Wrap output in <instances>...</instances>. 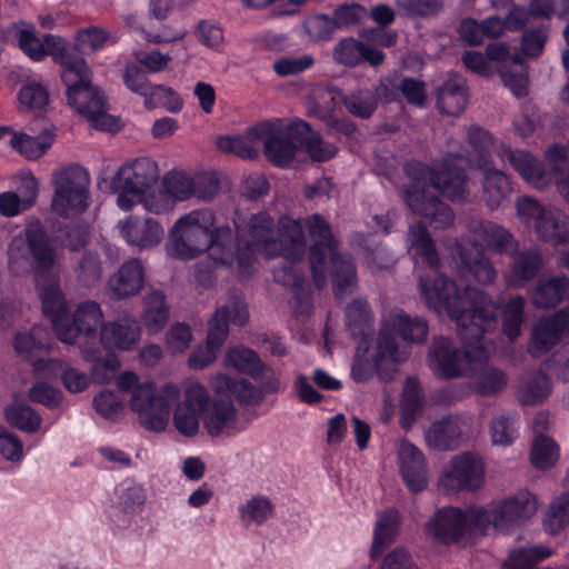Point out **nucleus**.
<instances>
[{
  "label": "nucleus",
  "instance_id": "obj_62",
  "mask_svg": "<svg viewBox=\"0 0 569 569\" xmlns=\"http://www.w3.org/2000/svg\"><path fill=\"white\" fill-rule=\"evenodd\" d=\"M397 8L408 17L427 18L439 13L443 0H395Z\"/></svg>",
  "mask_w": 569,
  "mask_h": 569
},
{
  "label": "nucleus",
  "instance_id": "obj_4",
  "mask_svg": "<svg viewBox=\"0 0 569 569\" xmlns=\"http://www.w3.org/2000/svg\"><path fill=\"white\" fill-rule=\"evenodd\" d=\"M259 142L263 143L266 157L276 166H290L297 144L306 150L316 161H326L336 153V148L322 142L302 120L286 126L282 120L261 122L248 129L246 136H227L217 139V147L226 153H233L242 159H253L259 154Z\"/></svg>",
  "mask_w": 569,
  "mask_h": 569
},
{
  "label": "nucleus",
  "instance_id": "obj_47",
  "mask_svg": "<svg viewBox=\"0 0 569 569\" xmlns=\"http://www.w3.org/2000/svg\"><path fill=\"white\" fill-rule=\"evenodd\" d=\"M423 408V396L419 381L413 377H408L402 391L400 401L401 425L409 428Z\"/></svg>",
  "mask_w": 569,
  "mask_h": 569
},
{
  "label": "nucleus",
  "instance_id": "obj_54",
  "mask_svg": "<svg viewBox=\"0 0 569 569\" xmlns=\"http://www.w3.org/2000/svg\"><path fill=\"white\" fill-rule=\"evenodd\" d=\"M518 416L510 411L498 413L490 422L493 445L509 446L517 438Z\"/></svg>",
  "mask_w": 569,
  "mask_h": 569
},
{
  "label": "nucleus",
  "instance_id": "obj_18",
  "mask_svg": "<svg viewBox=\"0 0 569 569\" xmlns=\"http://www.w3.org/2000/svg\"><path fill=\"white\" fill-rule=\"evenodd\" d=\"M485 481L481 460L470 453L453 457L439 478V487L446 491L476 490Z\"/></svg>",
  "mask_w": 569,
  "mask_h": 569
},
{
  "label": "nucleus",
  "instance_id": "obj_51",
  "mask_svg": "<svg viewBox=\"0 0 569 569\" xmlns=\"http://www.w3.org/2000/svg\"><path fill=\"white\" fill-rule=\"evenodd\" d=\"M550 392V381L543 372H528L522 377L520 397L523 403L533 405L541 402Z\"/></svg>",
  "mask_w": 569,
  "mask_h": 569
},
{
  "label": "nucleus",
  "instance_id": "obj_8",
  "mask_svg": "<svg viewBox=\"0 0 569 569\" xmlns=\"http://www.w3.org/2000/svg\"><path fill=\"white\" fill-rule=\"evenodd\" d=\"M179 398L180 389L176 383L168 382L158 389L153 382L146 381L133 389L129 407L144 429L160 432L167 428L171 408Z\"/></svg>",
  "mask_w": 569,
  "mask_h": 569
},
{
  "label": "nucleus",
  "instance_id": "obj_29",
  "mask_svg": "<svg viewBox=\"0 0 569 569\" xmlns=\"http://www.w3.org/2000/svg\"><path fill=\"white\" fill-rule=\"evenodd\" d=\"M513 260L506 270L503 278L509 288H523L533 280L542 268V256L537 248L515 252Z\"/></svg>",
  "mask_w": 569,
  "mask_h": 569
},
{
  "label": "nucleus",
  "instance_id": "obj_64",
  "mask_svg": "<svg viewBox=\"0 0 569 569\" xmlns=\"http://www.w3.org/2000/svg\"><path fill=\"white\" fill-rule=\"evenodd\" d=\"M363 43L353 39L346 38L339 41L333 50V59L345 66L353 67L362 60Z\"/></svg>",
  "mask_w": 569,
  "mask_h": 569
},
{
  "label": "nucleus",
  "instance_id": "obj_42",
  "mask_svg": "<svg viewBox=\"0 0 569 569\" xmlns=\"http://www.w3.org/2000/svg\"><path fill=\"white\" fill-rule=\"evenodd\" d=\"M346 326L353 338L369 341L372 333L373 317L369 305L363 299H353L346 308Z\"/></svg>",
  "mask_w": 569,
  "mask_h": 569
},
{
  "label": "nucleus",
  "instance_id": "obj_10",
  "mask_svg": "<svg viewBox=\"0 0 569 569\" xmlns=\"http://www.w3.org/2000/svg\"><path fill=\"white\" fill-rule=\"evenodd\" d=\"M517 217L537 238L546 243L569 242V218L558 208L523 196L516 202Z\"/></svg>",
  "mask_w": 569,
  "mask_h": 569
},
{
  "label": "nucleus",
  "instance_id": "obj_56",
  "mask_svg": "<svg viewBox=\"0 0 569 569\" xmlns=\"http://www.w3.org/2000/svg\"><path fill=\"white\" fill-rule=\"evenodd\" d=\"M162 187L173 203L192 198V174L182 170H171L164 174Z\"/></svg>",
  "mask_w": 569,
  "mask_h": 569
},
{
  "label": "nucleus",
  "instance_id": "obj_14",
  "mask_svg": "<svg viewBox=\"0 0 569 569\" xmlns=\"http://www.w3.org/2000/svg\"><path fill=\"white\" fill-rule=\"evenodd\" d=\"M52 210L62 217L81 213L88 207L90 174L80 166H70L53 173Z\"/></svg>",
  "mask_w": 569,
  "mask_h": 569
},
{
  "label": "nucleus",
  "instance_id": "obj_49",
  "mask_svg": "<svg viewBox=\"0 0 569 569\" xmlns=\"http://www.w3.org/2000/svg\"><path fill=\"white\" fill-rule=\"evenodd\" d=\"M37 283L40 290L43 312L51 319L52 327L54 328L56 320L64 319L68 315L67 303L61 288L58 282L53 280L48 284H43L42 278L40 279V283Z\"/></svg>",
  "mask_w": 569,
  "mask_h": 569
},
{
  "label": "nucleus",
  "instance_id": "obj_17",
  "mask_svg": "<svg viewBox=\"0 0 569 569\" xmlns=\"http://www.w3.org/2000/svg\"><path fill=\"white\" fill-rule=\"evenodd\" d=\"M100 305L92 300L79 303L72 316L54 322V332L58 339L64 343H76L80 337L87 340H96L98 328L106 323Z\"/></svg>",
  "mask_w": 569,
  "mask_h": 569
},
{
  "label": "nucleus",
  "instance_id": "obj_39",
  "mask_svg": "<svg viewBox=\"0 0 569 569\" xmlns=\"http://www.w3.org/2000/svg\"><path fill=\"white\" fill-rule=\"evenodd\" d=\"M483 361L476 360L471 366L473 389L482 397L496 396L506 388L508 377L501 369L482 363Z\"/></svg>",
  "mask_w": 569,
  "mask_h": 569
},
{
  "label": "nucleus",
  "instance_id": "obj_36",
  "mask_svg": "<svg viewBox=\"0 0 569 569\" xmlns=\"http://www.w3.org/2000/svg\"><path fill=\"white\" fill-rule=\"evenodd\" d=\"M467 100L465 80L457 74L450 76L437 91V108L448 116L460 114Z\"/></svg>",
  "mask_w": 569,
  "mask_h": 569
},
{
  "label": "nucleus",
  "instance_id": "obj_15",
  "mask_svg": "<svg viewBox=\"0 0 569 569\" xmlns=\"http://www.w3.org/2000/svg\"><path fill=\"white\" fill-rule=\"evenodd\" d=\"M206 252L216 268H230L237 263L241 274L249 272L254 261L252 246L244 243L243 239L239 237L238 230L233 231L227 224L213 226Z\"/></svg>",
  "mask_w": 569,
  "mask_h": 569
},
{
  "label": "nucleus",
  "instance_id": "obj_45",
  "mask_svg": "<svg viewBox=\"0 0 569 569\" xmlns=\"http://www.w3.org/2000/svg\"><path fill=\"white\" fill-rule=\"evenodd\" d=\"M273 511V503L263 495L253 496L238 507L240 521L247 528L262 526L272 518Z\"/></svg>",
  "mask_w": 569,
  "mask_h": 569
},
{
  "label": "nucleus",
  "instance_id": "obj_26",
  "mask_svg": "<svg viewBox=\"0 0 569 569\" xmlns=\"http://www.w3.org/2000/svg\"><path fill=\"white\" fill-rule=\"evenodd\" d=\"M399 467L408 489L418 493L427 488L428 473L423 453L409 441H402L398 449Z\"/></svg>",
  "mask_w": 569,
  "mask_h": 569
},
{
  "label": "nucleus",
  "instance_id": "obj_3",
  "mask_svg": "<svg viewBox=\"0 0 569 569\" xmlns=\"http://www.w3.org/2000/svg\"><path fill=\"white\" fill-rule=\"evenodd\" d=\"M467 137L471 151L456 139L449 138L447 150L432 167L419 161H409L405 171L410 183L403 187V198L410 210L433 229H446L453 223L451 208L428 188L432 187L451 201H461L468 194L467 167H487L491 162V134L479 126H470Z\"/></svg>",
  "mask_w": 569,
  "mask_h": 569
},
{
  "label": "nucleus",
  "instance_id": "obj_61",
  "mask_svg": "<svg viewBox=\"0 0 569 569\" xmlns=\"http://www.w3.org/2000/svg\"><path fill=\"white\" fill-rule=\"evenodd\" d=\"M569 522V493H563L550 506L543 520L546 531L551 535L559 532Z\"/></svg>",
  "mask_w": 569,
  "mask_h": 569
},
{
  "label": "nucleus",
  "instance_id": "obj_38",
  "mask_svg": "<svg viewBox=\"0 0 569 569\" xmlns=\"http://www.w3.org/2000/svg\"><path fill=\"white\" fill-rule=\"evenodd\" d=\"M407 244L413 257L421 258L435 271L439 268L440 259L435 242L423 222L409 226Z\"/></svg>",
  "mask_w": 569,
  "mask_h": 569
},
{
  "label": "nucleus",
  "instance_id": "obj_43",
  "mask_svg": "<svg viewBox=\"0 0 569 569\" xmlns=\"http://www.w3.org/2000/svg\"><path fill=\"white\" fill-rule=\"evenodd\" d=\"M48 330L42 326H33L30 331H19L13 338V348L16 353L32 365L39 359L36 356L48 349Z\"/></svg>",
  "mask_w": 569,
  "mask_h": 569
},
{
  "label": "nucleus",
  "instance_id": "obj_6",
  "mask_svg": "<svg viewBox=\"0 0 569 569\" xmlns=\"http://www.w3.org/2000/svg\"><path fill=\"white\" fill-rule=\"evenodd\" d=\"M9 267L16 273L34 269L37 282L60 261V252L41 221L29 218L22 232L13 237L8 249Z\"/></svg>",
  "mask_w": 569,
  "mask_h": 569
},
{
  "label": "nucleus",
  "instance_id": "obj_44",
  "mask_svg": "<svg viewBox=\"0 0 569 569\" xmlns=\"http://www.w3.org/2000/svg\"><path fill=\"white\" fill-rule=\"evenodd\" d=\"M224 365L256 380L264 376L267 371V367L259 355L242 346L228 350L224 356Z\"/></svg>",
  "mask_w": 569,
  "mask_h": 569
},
{
  "label": "nucleus",
  "instance_id": "obj_40",
  "mask_svg": "<svg viewBox=\"0 0 569 569\" xmlns=\"http://www.w3.org/2000/svg\"><path fill=\"white\" fill-rule=\"evenodd\" d=\"M461 437L459 419L447 417L430 426L426 433V441L433 449L451 450L459 446Z\"/></svg>",
  "mask_w": 569,
  "mask_h": 569
},
{
  "label": "nucleus",
  "instance_id": "obj_2",
  "mask_svg": "<svg viewBox=\"0 0 569 569\" xmlns=\"http://www.w3.org/2000/svg\"><path fill=\"white\" fill-rule=\"evenodd\" d=\"M420 295L428 308L439 316L445 311L455 321L463 348L446 337L435 338L429 355L433 373L443 379L467 375L472 363L488 358L491 339L488 333L498 327V306L482 289L467 286L462 290L442 273L419 277Z\"/></svg>",
  "mask_w": 569,
  "mask_h": 569
},
{
  "label": "nucleus",
  "instance_id": "obj_5",
  "mask_svg": "<svg viewBox=\"0 0 569 569\" xmlns=\"http://www.w3.org/2000/svg\"><path fill=\"white\" fill-rule=\"evenodd\" d=\"M61 60V78L67 88L69 104L96 129L118 130L117 119L108 113V106L103 93L91 83L90 72L83 58L62 57L54 51Z\"/></svg>",
  "mask_w": 569,
  "mask_h": 569
},
{
  "label": "nucleus",
  "instance_id": "obj_12",
  "mask_svg": "<svg viewBox=\"0 0 569 569\" xmlns=\"http://www.w3.org/2000/svg\"><path fill=\"white\" fill-rule=\"evenodd\" d=\"M499 157L503 161H508L529 184L541 190L549 186L555 177L563 170L567 162V148L553 144L546 151L549 170L527 151L512 150L502 146L499 150Z\"/></svg>",
  "mask_w": 569,
  "mask_h": 569
},
{
  "label": "nucleus",
  "instance_id": "obj_50",
  "mask_svg": "<svg viewBox=\"0 0 569 569\" xmlns=\"http://www.w3.org/2000/svg\"><path fill=\"white\" fill-rule=\"evenodd\" d=\"M53 134L49 130L37 137H31L26 133H16L10 138L11 146L28 159H38L41 157L52 144Z\"/></svg>",
  "mask_w": 569,
  "mask_h": 569
},
{
  "label": "nucleus",
  "instance_id": "obj_60",
  "mask_svg": "<svg viewBox=\"0 0 569 569\" xmlns=\"http://www.w3.org/2000/svg\"><path fill=\"white\" fill-rule=\"evenodd\" d=\"M347 110L360 118H369L377 108L378 100L370 90H358L343 99Z\"/></svg>",
  "mask_w": 569,
  "mask_h": 569
},
{
  "label": "nucleus",
  "instance_id": "obj_59",
  "mask_svg": "<svg viewBox=\"0 0 569 569\" xmlns=\"http://www.w3.org/2000/svg\"><path fill=\"white\" fill-rule=\"evenodd\" d=\"M501 501L509 505V511L520 525L525 523L537 511V499L528 490L518 491Z\"/></svg>",
  "mask_w": 569,
  "mask_h": 569
},
{
  "label": "nucleus",
  "instance_id": "obj_57",
  "mask_svg": "<svg viewBox=\"0 0 569 569\" xmlns=\"http://www.w3.org/2000/svg\"><path fill=\"white\" fill-rule=\"evenodd\" d=\"M7 420L18 429L28 433L37 432L42 419L30 406L13 403L6 410Z\"/></svg>",
  "mask_w": 569,
  "mask_h": 569
},
{
  "label": "nucleus",
  "instance_id": "obj_34",
  "mask_svg": "<svg viewBox=\"0 0 569 569\" xmlns=\"http://www.w3.org/2000/svg\"><path fill=\"white\" fill-rule=\"evenodd\" d=\"M33 369L48 378L60 377L66 389L73 393L81 392L89 385V378L84 372L61 360L40 358L33 363Z\"/></svg>",
  "mask_w": 569,
  "mask_h": 569
},
{
  "label": "nucleus",
  "instance_id": "obj_33",
  "mask_svg": "<svg viewBox=\"0 0 569 569\" xmlns=\"http://www.w3.org/2000/svg\"><path fill=\"white\" fill-rule=\"evenodd\" d=\"M483 173L482 179V198L486 206L490 210L501 208L512 192L511 183L506 173L496 169L492 163L487 167H476Z\"/></svg>",
  "mask_w": 569,
  "mask_h": 569
},
{
  "label": "nucleus",
  "instance_id": "obj_55",
  "mask_svg": "<svg viewBox=\"0 0 569 569\" xmlns=\"http://www.w3.org/2000/svg\"><path fill=\"white\" fill-rule=\"evenodd\" d=\"M144 106L153 109L159 106L166 107L171 112H178L182 109L180 97L171 89L162 84L149 83L144 93Z\"/></svg>",
  "mask_w": 569,
  "mask_h": 569
},
{
  "label": "nucleus",
  "instance_id": "obj_1",
  "mask_svg": "<svg viewBox=\"0 0 569 569\" xmlns=\"http://www.w3.org/2000/svg\"><path fill=\"white\" fill-rule=\"evenodd\" d=\"M236 229L243 242L252 246L254 253L260 251L267 258L282 257L280 264L273 269V279L290 287L301 303L309 300L302 271L307 248L305 230L312 242L309 264L317 288L326 284L328 263L332 267L337 298L343 299L356 288V267L349 257L337 252L338 244L331 227L319 213L306 219L282 217L276 230L273 219L266 212H258L237 221Z\"/></svg>",
  "mask_w": 569,
  "mask_h": 569
},
{
  "label": "nucleus",
  "instance_id": "obj_48",
  "mask_svg": "<svg viewBox=\"0 0 569 569\" xmlns=\"http://www.w3.org/2000/svg\"><path fill=\"white\" fill-rule=\"evenodd\" d=\"M551 550L541 545H527L512 549L502 563V569H531L538 562L547 559Z\"/></svg>",
  "mask_w": 569,
  "mask_h": 569
},
{
  "label": "nucleus",
  "instance_id": "obj_31",
  "mask_svg": "<svg viewBox=\"0 0 569 569\" xmlns=\"http://www.w3.org/2000/svg\"><path fill=\"white\" fill-rule=\"evenodd\" d=\"M453 246L462 269L472 274L479 283L491 284L496 281L498 272L485 251L470 249L462 242H458V239L455 240Z\"/></svg>",
  "mask_w": 569,
  "mask_h": 569
},
{
  "label": "nucleus",
  "instance_id": "obj_24",
  "mask_svg": "<svg viewBox=\"0 0 569 569\" xmlns=\"http://www.w3.org/2000/svg\"><path fill=\"white\" fill-rule=\"evenodd\" d=\"M141 329L134 317L120 318L106 322L100 330L99 340L108 351H131L140 342Z\"/></svg>",
  "mask_w": 569,
  "mask_h": 569
},
{
  "label": "nucleus",
  "instance_id": "obj_16",
  "mask_svg": "<svg viewBox=\"0 0 569 569\" xmlns=\"http://www.w3.org/2000/svg\"><path fill=\"white\" fill-rule=\"evenodd\" d=\"M466 233L458 242L477 250L485 249L498 254H513L519 247L515 236L502 224L480 217H469L465 221Z\"/></svg>",
  "mask_w": 569,
  "mask_h": 569
},
{
  "label": "nucleus",
  "instance_id": "obj_32",
  "mask_svg": "<svg viewBox=\"0 0 569 569\" xmlns=\"http://www.w3.org/2000/svg\"><path fill=\"white\" fill-rule=\"evenodd\" d=\"M38 197L37 179L28 173L20 179L18 192L0 193V213L6 217H14L31 208Z\"/></svg>",
  "mask_w": 569,
  "mask_h": 569
},
{
  "label": "nucleus",
  "instance_id": "obj_9",
  "mask_svg": "<svg viewBox=\"0 0 569 569\" xmlns=\"http://www.w3.org/2000/svg\"><path fill=\"white\" fill-rule=\"evenodd\" d=\"M158 177L156 162L149 158H138L122 164L110 180H100L99 187L118 193V207L130 210Z\"/></svg>",
  "mask_w": 569,
  "mask_h": 569
},
{
  "label": "nucleus",
  "instance_id": "obj_58",
  "mask_svg": "<svg viewBox=\"0 0 569 569\" xmlns=\"http://www.w3.org/2000/svg\"><path fill=\"white\" fill-rule=\"evenodd\" d=\"M479 509L487 518V521L485 522V533L490 526H492L496 531L507 532L512 527L520 525L509 511V505L503 503L501 500L491 503L488 508L479 507Z\"/></svg>",
  "mask_w": 569,
  "mask_h": 569
},
{
  "label": "nucleus",
  "instance_id": "obj_30",
  "mask_svg": "<svg viewBox=\"0 0 569 569\" xmlns=\"http://www.w3.org/2000/svg\"><path fill=\"white\" fill-rule=\"evenodd\" d=\"M453 246L462 269L472 274L479 283L491 284L496 281L498 272L485 251L470 249L462 242H458V239L455 240Z\"/></svg>",
  "mask_w": 569,
  "mask_h": 569
},
{
  "label": "nucleus",
  "instance_id": "obj_52",
  "mask_svg": "<svg viewBox=\"0 0 569 569\" xmlns=\"http://www.w3.org/2000/svg\"><path fill=\"white\" fill-rule=\"evenodd\" d=\"M525 298L516 295L508 299L502 308V330L509 341H515L521 332L525 321Z\"/></svg>",
  "mask_w": 569,
  "mask_h": 569
},
{
  "label": "nucleus",
  "instance_id": "obj_20",
  "mask_svg": "<svg viewBox=\"0 0 569 569\" xmlns=\"http://www.w3.org/2000/svg\"><path fill=\"white\" fill-rule=\"evenodd\" d=\"M562 339H569V306L533 323L528 351L532 357H541Z\"/></svg>",
  "mask_w": 569,
  "mask_h": 569
},
{
  "label": "nucleus",
  "instance_id": "obj_13",
  "mask_svg": "<svg viewBox=\"0 0 569 569\" xmlns=\"http://www.w3.org/2000/svg\"><path fill=\"white\" fill-rule=\"evenodd\" d=\"M486 516L479 507L459 509L443 507L427 523V532L445 543L458 542L465 537L485 535Z\"/></svg>",
  "mask_w": 569,
  "mask_h": 569
},
{
  "label": "nucleus",
  "instance_id": "obj_7",
  "mask_svg": "<svg viewBox=\"0 0 569 569\" xmlns=\"http://www.w3.org/2000/svg\"><path fill=\"white\" fill-rule=\"evenodd\" d=\"M216 216L209 209H194L179 217L169 231L166 244L170 258L188 261L203 254L209 244Z\"/></svg>",
  "mask_w": 569,
  "mask_h": 569
},
{
  "label": "nucleus",
  "instance_id": "obj_21",
  "mask_svg": "<svg viewBox=\"0 0 569 569\" xmlns=\"http://www.w3.org/2000/svg\"><path fill=\"white\" fill-rule=\"evenodd\" d=\"M249 318L244 299L239 295H231L226 303L217 308L208 321L207 342L220 349L229 332V322L243 326Z\"/></svg>",
  "mask_w": 569,
  "mask_h": 569
},
{
  "label": "nucleus",
  "instance_id": "obj_28",
  "mask_svg": "<svg viewBox=\"0 0 569 569\" xmlns=\"http://www.w3.org/2000/svg\"><path fill=\"white\" fill-rule=\"evenodd\" d=\"M19 47L34 61H40L50 54L61 66V60L54 54L56 49H58V53H61L63 58L76 57V54L69 52L62 38L52 34H44L42 38H38L32 29L20 30Z\"/></svg>",
  "mask_w": 569,
  "mask_h": 569
},
{
  "label": "nucleus",
  "instance_id": "obj_46",
  "mask_svg": "<svg viewBox=\"0 0 569 569\" xmlns=\"http://www.w3.org/2000/svg\"><path fill=\"white\" fill-rule=\"evenodd\" d=\"M73 272L82 287L92 288L100 283L103 268L98 250L86 249L78 258Z\"/></svg>",
  "mask_w": 569,
  "mask_h": 569
},
{
  "label": "nucleus",
  "instance_id": "obj_11",
  "mask_svg": "<svg viewBox=\"0 0 569 569\" xmlns=\"http://www.w3.org/2000/svg\"><path fill=\"white\" fill-rule=\"evenodd\" d=\"M399 362H401V356L391 348L385 335L378 333L373 340L359 341L350 376L358 383L367 382L376 375L381 381L387 382L392 379L395 372V368H390V365Z\"/></svg>",
  "mask_w": 569,
  "mask_h": 569
},
{
  "label": "nucleus",
  "instance_id": "obj_53",
  "mask_svg": "<svg viewBox=\"0 0 569 569\" xmlns=\"http://www.w3.org/2000/svg\"><path fill=\"white\" fill-rule=\"evenodd\" d=\"M530 459L537 469H550L559 459V447L550 437L538 435L532 441Z\"/></svg>",
  "mask_w": 569,
  "mask_h": 569
},
{
  "label": "nucleus",
  "instance_id": "obj_25",
  "mask_svg": "<svg viewBox=\"0 0 569 569\" xmlns=\"http://www.w3.org/2000/svg\"><path fill=\"white\" fill-rule=\"evenodd\" d=\"M126 242L139 250L158 246L164 236L163 227L152 218L129 217L118 223Z\"/></svg>",
  "mask_w": 569,
  "mask_h": 569
},
{
  "label": "nucleus",
  "instance_id": "obj_37",
  "mask_svg": "<svg viewBox=\"0 0 569 569\" xmlns=\"http://www.w3.org/2000/svg\"><path fill=\"white\" fill-rule=\"evenodd\" d=\"M170 317V307L166 295L161 290H151L143 297L141 321L148 332L161 331Z\"/></svg>",
  "mask_w": 569,
  "mask_h": 569
},
{
  "label": "nucleus",
  "instance_id": "obj_23",
  "mask_svg": "<svg viewBox=\"0 0 569 569\" xmlns=\"http://www.w3.org/2000/svg\"><path fill=\"white\" fill-rule=\"evenodd\" d=\"M202 419L204 429L212 437L232 436L243 429L239 425L238 410L233 400L226 396H216Z\"/></svg>",
  "mask_w": 569,
  "mask_h": 569
},
{
  "label": "nucleus",
  "instance_id": "obj_41",
  "mask_svg": "<svg viewBox=\"0 0 569 569\" xmlns=\"http://www.w3.org/2000/svg\"><path fill=\"white\" fill-rule=\"evenodd\" d=\"M569 296V279L565 276L541 279L532 292L538 308H553Z\"/></svg>",
  "mask_w": 569,
  "mask_h": 569
},
{
  "label": "nucleus",
  "instance_id": "obj_35",
  "mask_svg": "<svg viewBox=\"0 0 569 569\" xmlns=\"http://www.w3.org/2000/svg\"><path fill=\"white\" fill-rule=\"evenodd\" d=\"M400 515L395 508H387L377 513L370 556L378 558L396 540L400 529Z\"/></svg>",
  "mask_w": 569,
  "mask_h": 569
},
{
  "label": "nucleus",
  "instance_id": "obj_27",
  "mask_svg": "<svg viewBox=\"0 0 569 569\" xmlns=\"http://www.w3.org/2000/svg\"><path fill=\"white\" fill-rule=\"evenodd\" d=\"M214 396H233L240 405L256 406L262 402L264 393L244 378H231L224 373H217L210 379Z\"/></svg>",
  "mask_w": 569,
  "mask_h": 569
},
{
  "label": "nucleus",
  "instance_id": "obj_22",
  "mask_svg": "<svg viewBox=\"0 0 569 569\" xmlns=\"http://www.w3.org/2000/svg\"><path fill=\"white\" fill-rule=\"evenodd\" d=\"M146 270L142 260L131 258L124 261L107 281L111 300L120 301L140 293L144 286Z\"/></svg>",
  "mask_w": 569,
  "mask_h": 569
},
{
  "label": "nucleus",
  "instance_id": "obj_19",
  "mask_svg": "<svg viewBox=\"0 0 569 569\" xmlns=\"http://www.w3.org/2000/svg\"><path fill=\"white\" fill-rule=\"evenodd\" d=\"M428 323L423 318L409 317L403 311H393L382 318L379 335H385L391 348L401 356V362L406 360L407 352L398 346L395 333L407 342L422 343L428 336Z\"/></svg>",
  "mask_w": 569,
  "mask_h": 569
},
{
  "label": "nucleus",
  "instance_id": "obj_63",
  "mask_svg": "<svg viewBox=\"0 0 569 569\" xmlns=\"http://www.w3.org/2000/svg\"><path fill=\"white\" fill-rule=\"evenodd\" d=\"M19 108L23 111L41 110L48 104V92L44 87L39 83H29L23 86L19 93Z\"/></svg>",
  "mask_w": 569,
  "mask_h": 569
}]
</instances>
